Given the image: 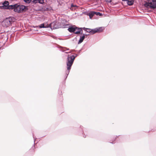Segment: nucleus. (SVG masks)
<instances>
[{
  "label": "nucleus",
  "mask_w": 156,
  "mask_h": 156,
  "mask_svg": "<svg viewBox=\"0 0 156 156\" xmlns=\"http://www.w3.org/2000/svg\"><path fill=\"white\" fill-rule=\"evenodd\" d=\"M75 57L73 55L69 56L68 55L67 58V70H69L71 69V67L75 59Z\"/></svg>",
  "instance_id": "f257e3e1"
},
{
  "label": "nucleus",
  "mask_w": 156,
  "mask_h": 156,
  "mask_svg": "<svg viewBox=\"0 0 156 156\" xmlns=\"http://www.w3.org/2000/svg\"><path fill=\"white\" fill-rule=\"evenodd\" d=\"M12 9L15 12H21L26 11L27 8L24 6L22 5H18L17 4L13 5Z\"/></svg>",
  "instance_id": "f03ea898"
},
{
  "label": "nucleus",
  "mask_w": 156,
  "mask_h": 156,
  "mask_svg": "<svg viewBox=\"0 0 156 156\" xmlns=\"http://www.w3.org/2000/svg\"><path fill=\"white\" fill-rule=\"evenodd\" d=\"M145 6L147 8L154 9L156 8V0H148L145 4Z\"/></svg>",
  "instance_id": "7ed1b4c3"
},
{
  "label": "nucleus",
  "mask_w": 156,
  "mask_h": 156,
  "mask_svg": "<svg viewBox=\"0 0 156 156\" xmlns=\"http://www.w3.org/2000/svg\"><path fill=\"white\" fill-rule=\"evenodd\" d=\"M83 29L87 32L90 33L91 34H94L97 32H101L102 31V28H96L93 30L90 29L83 28Z\"/></svg>",
  "instance_id": "20e7f679"
},
{
  "label": "nucleus",
  "mask_w": 156,
  "mask_h": 156,
  "mask_svg": "<svg viewBox=\"0 0 156 156\" xmlns=\"http://www.w3.org/2000/svg\"><path fill=\"white\" fill-rule=\"evenodd\" d=\"M12 21V20L11 18H7L3 21L2 25L3 27H7L10 25Z\"/></svg>",
  "instance_id": "39448f33"
},
{
  "label": "nucleus",
  "mask_w": 156,
  "mask_h": 156,
  "mask_svg": "<svg viewBox=\"0 0 156 156\" xmlns=\"http://www.w3.org/2000/svg\"><path fill=\"white\" fill-rule=\"evenodd\" d=\"M9 3L8 1H5L2 3L3 5L1 6V8L5 9H12V7L14 5H9Z\"/></svg>",
  "instance_id": "423d86ee"
},
{
  "label": "nucleus",
  "mask_w": 156,
  "mask_h": 156,
  "mask_svg": "<svg viewBox=\"0 0 156 156\" xmlns=\"http://www.w3.org/2000/svg\"><path fill=\"white\" fill-rule=\"evenodd\" d=\"M77 28V27L74 25L69 27L68 30L70 32H73L74 33Z\"/></svg>",
  "instance_id": "0eeeda50"
},
{
  "label": "nucleus",
  "mask_w": 156,
  "mask_h": 156,
  "mask_svg": "<svg viewBox=\"0 0 156 156\" xmlns=\"http://www.w3.org/2000/svg\"><path fill=\"white\" fill-rule=\"evenodd\" d=\"M56 23L55 22H53L49 25L48 24V27H50L51 29H56L57 28V26L56 25Z\"/></svg>",
  "instance_id": "6e6552de"
},
{
  "label": "nucleus",
  "mask_w": 156,
  "mask_h": 156,
  "mask_svg": "<svg viewBox=\"0 0 156 156\" xmlns=\"http://www.w3.org/2000/svg\"><path fill=\"white\" fill-rule=\"evenodd\" d=\"M76 30H77V31H75L74 34H82L83 31L82 30L81 28H79L77 27V28L76 29Z\"/></svg>",
  "instance_id": "1a4fd4ad"
},
{
  "label": "nucleus",
  "mask_w": 156,
  "mask_h": 156,
  "mask_svg": "<svg viewBox=\"0 0 156 156\" xmlns=\"http://www.w3.org/2000/svg\"><path fill=\"white\" fill-rule=\"evenodd\" d=\"M85 38V35L84 34H83V35L82 36L80 37V39L78 44H80L83 41Z\"/></svg>",
  "instance_id": "9d476101"
},
{
  "label": "nucleus",
  "mask_w": 156,
  "mask_h": 156,
  "mask_svg": "<svg viewBox=\"0 0 156 156\" xmlns=\"http://www.w3.org/2000/svg\"><path fill=\"white\" fill-rule=\"evenodd\" d=\"M126 2L127 4L129 5H132L134 3L133 0H126Z\"/></svg>",
  "instance_id": "9b49d317"
},
{
  "label": "nucleus",
  "mask_w": 156,
  "mask_h": 156,
  "mask_svg": "<svg viewBox=\"0 0 156 156\" xmlns=\"http://www.w3.org/2000/svg\"><path fill=\"white\" fill-rule=\"evenodd\" d=\"M94 15V11L90 12L89 13V16L90 19H91Z\"/></svg>",
  "instance_id": "f8f14e48"
},
{
  "label": "nucleus",
  "mask_w": 156,
  "mask_h": 156,
  "mask_svg": "<svg viewBox=\"0 0 156 156\" xmlns=\"http://www.w3.org/2000/svg\"><path fill=\"white\" fill-rule=\"evenodd\" d=\"M39 27L40 28L48 27V24L46 26H44V24H42L39 26Z\"/></svg>",
  "instance_id": "ddd939ff"
},
{
  "label": "nucleus",
  "mask_w": 156,
  "mask_h": 156,
  "mask_svg": "<svg viewBox=\"0 0 156 156\" xmlns=\"http://www.w3.org/2000/svg\"><path fill=\"white\" fill-rule=\"evenodd\" d=\"M94 13H95V14L97 16H102V14L101 13L99 12H94Z\"/></svg>",
  "instance_id": "4468645a"
},
{
  "label": "nucleus",
  "mask_w": 156,
  "mask_h": 156,
  "mask_svg": "<svg viewBox=\"0 0 156 156\" xmlns=\"http://www.w3.org/2000/svg\"><path fill=\"white\" fill-rule=\"evenodd\" d=\"M32 3L34 4H36L37 3H39L38 0H34L32 1Z\"/></svg>",
  "instance_id": "2eb2a0df"
},
{
  "label": "nucleus",
  "mask_w": 156,
  "mask_h": 156,
  "mask_svg": "<svg viewBox=\"0 0 156 156\" xmlns=\"http://www.w3.org/2000/svg\"><path fill=\"white\" fill-rule=\"evenodd\" d=\"M39 3L41 4H43L44 3V0H38Z\"/></svg>",
  "instance_id": "dca6fc26"
},
{
  "label": "nucleus",
  "mask_w": 156,
  "mask_h": 156,
  "mask_svg": "<svg viewBox=\"0 0 156 156\" xmlns=\"http://www.w3.org/2000/svg\"><path fill=\"white\" fill-rule=\"evenodd\" d=\"M23 1L26 3H29L31 1V0H23Z\"/></svg>",
  "instance_id": "f3484780"
},
{
  "label": "nucleus",
  "mask_w": 156,
  "mask_h": 156,
  "mask_svg": "<svg viewBox=\"0 0 156 156\" xmlns=\"http://www.w3.org/2000/svg\"><path fill=\"white\" fill-rule=\"evenodd\" d=\"M76 6V5H74L73 4H72L71 5V8L73 7H75Z\"/></svg>",
  "instance_id": "a211bd4d"
},
{
  "label": "nucleus",
  "mask_w": 156,
  "mask_h": 156,
  "mask_svg": "<svg viewBox=\"0 0 156 156\" xmlns=\"http://www.w3.org/2000/svg\"><path fill=\"white\" fill-rule=\"evenodd\" d=\"M105 0L107 2H111V0Z\"/></svg>",
  "instance_id": "6ab92c4d"
},
{
  "label": "nucleus",
  "mask_w": 156,
  "mask_h": 156,
  "mask_svg": "<svg viewBox=\"0 0 156 156\" xmlns=\"http://www.w3.org/2000/svg\"><path fill=\"white\" fill-rule=\"evenodd\" d=\"M122 0L123 1H126V0Z\"/></svg>",
  "instance_id": "aec40b11"
}]
</instances>
